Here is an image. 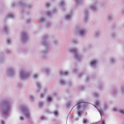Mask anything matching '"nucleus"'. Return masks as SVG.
Instances as JSON below:
<instances>
[{
	"mask_svg": "<svg viewBox=\"0 0 124 124\" xmlns=\"http://www.w3.org/2000/svg\"><path fill=\"white\" fill-rule=\"evenodd\" d=\"M94 96L96 97H98L100 96V94L97 93H94Z\"/></svg>",
	"mask_w": 124,
	"mask_h": 124,
	"instance_id": "35",
	"label": "nucleus"
},
{
	"mask_svg": "<svg viewBox=\"0 0 124 124\" xmlns=\"http://www.w3.org/2000/svg\"><path fill=\"white\" fill-rule=\"evenodd\" d=\"M29 14V12H28V11L26 12L25 13V14L26 15H28V14Z\"/></svg>",
	"mask_w": 124,
	"mask_h": 124,
	"instance_id": "63",
	"label": "nucleus"
},
{
	"mask_svg": "<svg viewBox=\"0 0 124 124\" xmlns=\"http://www.w3.org/2000/svg\"><path fill=\"white\" fill-rule=\"evenodd\" d=\"M40 119L41 120H44L45 119V118L44 117L42 116L40 117Z\"/></svg>",
	"mask_w": 124,
	"mask_h": 124,
	"instance_id": "58",
	"label": "nucleus"
},
{
	"mask_svg": "<svg viewBox=\"0 0 124 124\" xmlns=\"http://www.w3.org/2000/svg\"><path fill=\"white\" fill-rule=\"evenodd\" d=\"M18 5L23 7H26L29 9L31 8L33 6V5L31 3H29L27 4L25 2L21 1L18 3L16 2L13 3L12 4L11 7L13 8L16 7Z\"/></svg>",
	"mask_w": 124,
	"mask_h": 124,
	"instance_id": "4",
	"label": "nucleus"
},
{
	"mask_svg": "<svg viewBox=\"0 0 124 124\" xmlns=\"http://www.w3.org/2000/svg\"><path fill=\"white\" fill-rule=\"evenodd\" d=\"M96 77V75L95 74H94L92 75L91 77V78L92 79H93L95 78Z\"/></svg>",
	"mask_w": 124,
	"mask_h": 124,
	"instance_id": "55",
	"label": "nucleus"
},
{
	"mask_svg": "<svg viewBox=\"0 0 124 124\" xmlns=\"http://www.w3.org/2000/svg\"><path fill=\"white\" fill-rule=\"evenodd\" d=\"M84 22L85 23H87L88 21L89 18V13L88 10L87 9L85 10L84 11Z\"/></svg>",
	"mask_w": 124,
	"mask_h": 124,
	"instance_id": "11",
	"label": "nucleus"
},
{
	"mask_svg": "<svg viewBox=\"0 0 124 124\" xmlns=\"http://www.w3.org/2000/svg\"><path fill=\"white\" fill-rule=\"evenodd\" d=\"M100 101H99L97 100L96 101L95 103L96 105L95 107L97 109L100 113L101 117L104 115V111L101 109H99L98 106H99L100 105Z\"/></svg>",
	"mask_w": 124,
	"mask_h": 124,
	"instance_id": "12",
	"label": "nucleus"
},
{
	"mask_svg": "<svg viewBox=\"0 0 124 124\" xmlns=\"http://www.w3.org/2000/svg\"><path fill=\"white\" fill-rule=\"evenodd\" d=\"M15 17V16L14 14L12 13H8L6 17V18L7 19L9 18H13Z\"/></svg>",
	"mask_w": 124,
	"mask_h": 124,
	"instance_id": "21",
	"label": "nucleus"
},
{
	"mask_svg": "<svg viewBox=\"0 0 124 124\" xmlns=\"http://www.w3.org/2000/svg\"><path fill=\"white\" fill-rule=\"evenodd\" d=\"M12 52L10 50L8 49L6 51V53L8 54H10Z\"/></svg>",
	"mask_w": 124,
	"mask_h": 124,
	"instance_id": "43",
	"label": "nucleus"
},
{
	"mask_svg": "<svg viewBox=\"0 0 124 124\" xmlns=\"http://www.w3.org/2000/svg\"><path fill=\"white\" fill-rule=\"evenodd\" d=\"M31 20L30 19H28L26 21V23H29L31 21Z\"/></svg>",
	"mask_w": 124,
	"mask_h": 124,
	"instance_id": "52",
	"label": "nucleus"
},
{
	"mask_svg": "<svg viewBox=\"0 0 124 124\" xmlns=\"http://www.w3.org/2000/svg\"><path fill=\"white\" fill-rule=\"evenodd\" d=\"M11 107L10 102L7 99L4 100L0 103V108H1V113L4 115H8Z\"/></svg>",
	"mask_w": 124,
	"mask_h": 124,
	"instance_id": "2",
	"label": "nucleus"
},
{
	"mask_svg": "<svg viewBox=\"0 0 124 124\" xmlns=\"http://www.w3.org/2000/svg\"><path fill=\"white\" fill-rule=\"evenodd\" d=\"M51 25L50 23H47L46 24V28H49L51 27Z\"/></svg>",
	"mask_w": 124,
	"mask_h": 124,
	"instance_id": "41",
	"label": "nucleus"
},
{
	"mask_svg": "<svg viewBox=\"0 0 124 124\" xmlns=\"http://www.w3.org/2000/svg\"><path fill=\"white\" fill-rule=\"evenodd\" d=\"M72 72L73 73H75L77 72V70L75 68H74L72 70Z\"/></svg>",
	"mask_w": 124,
	"mask_h": 124,
	"instance_id": "51",
	"label": "nucleus"
},
{
	"mask_svg": "<svg viewBox=\"0 0 124 124\" xmlns=\"http://www.w3.org/2000/svg\"><path fill=\"white\" fill-rule=\"evenodd\" d=\"M113 110L115 112L119 111L121 113L124 114V108L119 110L117 108H113Z\"/></svg>",
	"mask_w": 124,
	"mask_h": 124,
	"instance_id": "19",
	"label": "nucleus"
},
{
	"mask_svg": "<svg viewBox=\"0 0 124 124\" xmlns=\"http://www.w3.org/2000/svg\"><path fill=\"white\" fill-rule=\"evenodd\" d=\"M98 4V2L96 1L90 6V9L92 11L95 12L97 10V6Z\"/></svg>",
	"mask_w": 124,
	"mask_h": 124,
	"instance_id": "14",
	"label": "nucleus"
},
{
	"mask_svg": "<svg viewBox=\"0 0 124 124\" xmlns=\"http://www.w3.org/2000/svg\"><path fill=\"white\" fill-rule=\"evenodd\" d=\"M110 62L112 64L115 63L116 61V58L114 57H111L110 58Z\"/></svg>",
	"mask_w": 124,
	"mask_h": 124,
	"instance_id": "22",
	"label": "nucleus"
},
{
	"mask_svg": "<svg viewBox=\"0 0 124 124\" xmlns=\"http://www.w3.org/2000/svg\"><path fill=\"white\" fill-rule=\"evenodd\" d=\"M60 7L62 8L65 6V3L64 1L63 0H61L60 1Z\"/></svg>",
	"mask_w": 124,
	"mask_h": 124,
	"instance_id": "28",
	"label": "nucleus"
},
{
	"mask_svg": "<svg viewBox=\"0 0 124 124\" xmlns=\"http://www.w3.org/2000/svg\"><path fill=\"white\" fill-rule=\"evenodd\" d=\"M19 109L27 118L29 119L30 118V113L28 111V108L26 106L22 105L20 107Z\"/></svg>",
	"mask_w": 124,
	"mask_h": 124,
	"instance_id": "6",
	"label": "nucleus"
},
{
	"mask_svg": "<svg viewBox=\"0 0 124 124\" xmlns=\"http://www.w3.org/2000/svg\"><path fill=\"white\" fill-rule=\"evenodd\" d=\"M84 74V73L83 72H82L80 73L78 75V77L79 78L81 77Z\"/></svg>",
	"mask_w": 124,
	"mask_h": 124,
	"instance_id": "50",
	"label": "nucleus"
},
{
	"mask_svg": "<svg viewBox=\"0 0 124 124\" xmlns=\"http://www.w3.org/2000/svg\"><path fill=\"white\" fill-rule=\"evenodd\" d=\"M15 68L14 66H10L7 68L6 73L8 76L12 77L15 75Z\"/></svg>",
	"mask_w": 124,
	"mask_h": 124,
	"instance_id": "8",
	"label": "nucleus"
},
{
	"mask_svg": "<svg viewBox=\"0 0 124 124\" xmlns=\"http://www.w3.org/2000/svg\"><path fill=\"white\" fill-rule=\"evenodd\" d=\"M75 3L77 5L81 4L82 0H74Z\"/></svg>",
	"mask_w": 124,
	"mask_h": 124,
	"instance_id": "27",
	"label": "nucleus"
},
{
	"mask_svg": "<svg viewBox=\"0 0 124 124\" xmlns=\"http://www.w3.org/2000/svg\"><path fill=\"white\" fill-rule=\"evenodd\" d=\"M30 98L31 101H33L34 99V97L32 96L31 95L30 96Z\"/></svg>",
	"mask_w": 124,
	"mask_h": 124,
	"instance_id": "49",
	"label": "nucleus"
},
{
	"mask_svg": "<svg viewBox=\"0 0 124 124\" xmlns=\"http://www.w3.org/2000/svg\"><path fill=\"white\" fill-rule=\"evenodd\" d=\"M55 12V9H54V10L53 12H50L49 11H47L46 13V14L48 16H51L52 15L54 14Z\"/></svg>",
	"mask_w": 124,
	"mask_h": 124,
	"instance_id": "24",
	"label": "nucleus"
},
{
	"mask_svg": "<svg viewBox=\"0 0 124 124\" xmlns=\"http://www.w3.org/2000/svg\"><path fill=\"white\" fill-rule=\"evenodd\" d=\"M52 100V99L51 97L50 96H49L47 98V101L48 102H50Z\"/></svg>",
	"mask_w": 124,
	"mask_h": 124,
	"instance_id": "37",
	"label": "nucleus"
},
{
	"mask_svg": "<svg viewBox=\"0 0 124 124\" xmlns=\"http://www.w3.org/2000/svg\"><path fill=\"white\" fill-rule=\"evenodd\" d=\"M54 114L56 116L58 114V112L57 111H55L54 112Z\"/></svg>",
	"mask_w": 124,
	"mask_h": 124,
	"instance_id": "57",
	"label": "nucleus"
},
{
	"mask_svg": "<svg viewBox=\"0 0 124 124\" xmlns=\"http://www.w3.org/2000/svg\"><path fill=\"white\" fill-rule=\"evenodd\" d=\"M110 35L111 37L112 38H114L115 37V34L114 32L111 33Z\"/></svg>",
	"mask_w": 124,
	"mask_h": 124,
	"instance_id": "44",
	"label": "nucleus"
},
{
	"mask_svg": "<svg viewBox=\"0 0 124 124\" xmlns=\"http://www.w3.org/2000/svg\"><path fill=\"white\" fill-rule=\"evenodd\" d=\"M108 104L106 102H104L103 105V109L104 110H106L108 108Z\"/></svg>",
	"mask_w": 124,
	"mask_h": 124,
	"instance_id": "30",
	"label": "nucleus"
},
{
	"mask_svg": "<svg viewBox=\"0 0 124 124\" xmlns=\"http://www.w3.org/2000/svg\"><path fill=\"white\" fill-rule=\"evenodd\" d=\"M36 85L38 88V90L37 91V92L39 93L41 88V84L40 82H37L36 83Z\"/></svg>",
	"mask_w": 124,
	"mask_h": 124,
	"instance_id": "18",
	"label": "nucleus"
},
{
	"mask_svg": "<svg viewBox=\"0 0 124 124\" xmlns=\"http://www.w3.org/2000/svg\"><path fill=\"white\" fill-rule=\"evenodd\" d=\"M39 75L38 74H35L33 75V78L34 79H36L38 78Z\"/></svg>",
	"mask_w": 124,
	"mask_h": 124,
	"instance_id": "33",
	"label": "nucleus"
},
{
	"mask_svg": "<svg viewBox=\"0 0 124 124\" xmlns=\"http://www.w3.org/2000/svg\"><path fill=\"white\" fill-rule=\"evenodd\" d=\"M57 93H54L53 95V96H57Z\"/></svg>",
	"mask_w": 124,
	"mask_h": 124,
	"instance_id": "60",
	"label": "nucleus"
},
{
	"mask_svg": "<svg viewBox=\"0 0 124 124\" xmlns=\"http://www.w3.org/2000/svg\"><path fill=\"white\" fill-rule=\"evenodd\" d=\"M83 123L84 124H86L88 123L87 120L86 119H84L83 121Z\"/></svg>",
	"mask_w": 124,
	"mask_h": 124,
	"instance_id": "36",
	"label": "nucleus"
},
{
	"mask_svg": "<svg viewBox=\"0 0 124 124\" xmlns=\"http://www.w3.org/2000/svg\"><path fill=\"white\" fill-rule=\"evenodd\" d=\"M78 41L74 39L72 40V42L75 44H77Z\"/></svg>",
	"mask_w": 124,
	"mask_h": 124,
	"instance_id": "48",
	"label": "nucleus"
},
{
	"mask_svg": "<svg viewBox=\"0 0 124 124\" xmlns=\"http://www.w3.org/2000/svg\"><path fill=\"white\" fill-rule=\"evenodd\" d=\"M50 37V35L48 34H46L44 35L42 38L41 44L42 45L45 46L46 48H44V49L40 51L39 53L41 58L43 60H46L48 58L47 56L46 55L49 52L48 46L49 44L46 41V40Z\"/></svg>",
	"mask_w": 124,
	"mask_h": 124,
	"instance_id": "1",
	"label": "nucleus"
},
{
	"mask_svg": "<svg viewBox=\"0 0 124 124\" xmlns=\"http://www.w3.org/2000/svg\"><path fill=\"white\" fill-rule=\"evenodd\" d=\"M4 61V59L3 56L0 57V63H1L3 62Z\"/></svg>",
	"mask_w": 124,
	"mask_h": 124,
	"instance_id": "34",
	"label": "nucleus"
},
{
	"mask_svg": "<svg viewBox=\"0 0 124 124\" xmlns=\"http://www.w3.org/2000/svg\"><path fill=\"white\" fill-rule=\"evenodd\" d=\"M45 95V94L42 93L40 95V97L41 98H43Z\"/></svg>",
	"mask_w": 124,
	"mask_h": 124,
	"instance_id": "56",
	"label": "nucleus"
},
{
	"mask_svg": "<svg viewBox=\"0 0 124 124\" xmlns=\"http://www.w3.org/2000/svg\"><path fill=\"white\" fill-rule=\"evenodd\" d=\"M51 6L50 4L48 3H47L45 5L46 8H48L49 7Z\"/></svg>",
	"mask_w": 124,
	"mask_h": 124,
	"instance_id": "40",
	"label": "nucleus"
},
{
	"mask_svg": "<svg viewBox=\"0 0 124 124\" xmlns=\"http://www.w3.org/2000/svg\"><path fill=\"white\" fill-rule=\"evenodd\" d=\"M89 77L88 76H87L86 78V81H87L89 80Z\"/></svg>",
	"mask_w": 124,
	"mask_h": 124,
	"instance_id": "59",
	"label": "nucleus"
},
{
	"mask_svg": "<svg viewBox=\"0 0 124 124\" xmlns=\"http://www.w3.org/2000/svg\"><path fill=\"white\" fill-rule=\"evenodd\" d=\"M84 86H82L81 87V90H84Z\"/></svg>",
	"mask_w": 124,
	"mask_h": 124,
	"instance_id": "62",
	"label": "nucleus"
},
{
	"mask_svg": "<svg viewBox=\"0 0 124 124\" xmlns=\"http://www.w3.org/2000/svg\"><path fill=\"white\" fill-rule=\"evenodd\" d=\"M50 69L48 68L46 69L45 70V71L46 72V73L47 74H48L50 72Z\"/></svg>",
	"mask_w": 124,
	"mask_h": 124,
	"instance_id": "46",
	"label": "nucleus"
},
{
	"mask_svg": "<svg viewBox=\"0 0 124 124\" xmlns=\"http://www.w3.org/2000/svg\"><path fill=\"white\" fill-rule=\"evenodd\" d=\"M45 18L44 16L42 17L39 20L40 23H43L45 20Z\"/></svg>",
	"mask_w": 124,
	"mask_h": 124,
	"instance_id": "29",
	"label": "nucleus"
},
{
	"mask_svg": "<svg viewBox=\"0 0 124 124\" xmlns=\"http://www.w3.org/2000/svg\"><path fill=\"white\" fill-rule=\"evenodd\" d=\"M43 103L42 101H40L39 102V106L40 108H42L43 105Z\"/></svg>",
	"mask_w": 124,
	"mask_h": 124,
	"instance_id": "42",
	"label": "nucleus"
},
{
	"mask_svg": "<svg viewBox=\"0 0 124 124\" xmlns=\"http://www.w3.org/2000/svg\"><path fill=\"white\" fill-rule=\"evenodd\" d=\"M72 104V102H71L70 101H68L66 105V107L68 108L70 106L71 104Z\"/></svg>",
	"mask_w": 124,
	"mask_h": 124,
	"instance_id": "31",
	"label": "nucleus"
},
{
	"mask_svg": "<svg viewBox=\"0 0 124 124\" xmlns=\"http://www.w3.org/2000/svg\"><path fill=\"white\" fill-rule=\"evenodd\" d=\"M121 91L123 93H124V85H122L121 86Z\"/></svg>",
	"mask_w": 124,
	"mask_h": 124,
	"instance_id": "39",
	"label": "nucleus"
},
{
	"mask_svg": "<svg viewBox=\"0 0 124 124\" xmlns=\"http://www.w3.org/2000/svg\"><path fill=\"white\" fill-rule=\"evenodd\" d=\"M78 118H76L74 119V120L76 121H77L78 120Z\"/></svg>",
	"mask_w": 124,
	"mask_h": 124,
	"instance_id": "64",
	"label": "nucleus"
},
{
	"mask_svg": "<svg viewBox=\"0 0 124 124\" xmlns=\"http://www.w3.org/2000/svg\"><path fill=\"white\" fill-rule=\"evenodd\" d=\"M1 124H4V122L3 121L1 120Z\"/></svg>",
	"mask_w": 124,
	"mask_h": 124,
	"instance_id": "61",
	"label": "nucleus"
},
{
	"mask_svg": "<svg viewBox=\"0 0 124 124\" xmlns=\"http://www.w3.org/2000/svg\"><path fill=\"white\" fill-rule=\"evenodd\" d=\"M67 84L66 82L64 79L62 78L59 80V84L61 86H64Z\"/></svg>",
	"mask_w": 124,
	"mask_h": 124,
	"instance_id": "17",
	"label": "nucleus"
},
{
	"mask_svg": "<svg viewBox=\"0 0 124 124\" xmlns=\"http://www.w3.org/2000/svg\"><path fill=\"white\" fill-rule=\"evenodd\" d=\"M76 29L77 31V34L79 36L83 37L85 35L86 29L85 28H80L77 26L76 28Z\"/></svg>",
	"mask_w": 124,
	"mask_h": 124,
	"instance_id": "9",
	"label": "nucleus"
},
{
	"mask_svg": "<svg viewBox=\"0 0 124 124\" xmlns=\"http://www.w3.org/2000/svg\"><path fill=\"white\" fill-rule=\"evenodd\" d=\"M69 51L70 53L73 54L75 59L77 61H80L82 57L81 55L78 53L76 48H70V49Z\"/></svg>",
	"mask_w": 124,
	"mask_h": 124,
	"instance_id": "5",
	"label": "nucleus"
},
{
	"mask_svg": "<svg viewBox=\"0 0 124 124\" xmlns=\"http://www.w3.org/2000/svg\"><path fill=\"white\" fill-rule=\"evenodd\" d=\"M53 44L55 45H56L58 43V41L55 38H54L53 41Z\"/></svg>",
	"mask_w": 124,
	"mask_h": 124,
	"instance_id": "32",
	"label": "nucleus"
},
{
	"mask_svg": "<svg viewBox=\"0 0 124 124\" xmlns=\"http://www.w3.org/2000/svg\"><path fill=\"white\" fill-rule=\"evenodd\" d=\"M72 13L71 11L69 14L66 15L65 16V19L67 21L70 20L72 18Z\"/></svg>",
	"mask_w": 124,
	"mask_h": 124,
	"instance_id": "15",
	"label": "nucleus"
},
{
	"mask_svg": "<svg viewBox=\"0 0 124 124\" xmlns=\"http://www.w3.org/2000/svg\"><path fill=\"white\" fill-rule=\"evenodd\" d=\"M101 124H105V120H101Z\"/></svg>",
	"mask_w": 124,
	"mask_h": 124,
	"instance_id": "54",
	"label": "nucleus"
},
{
	"mask_svg": "<svg viewBox=\"0 0 124 124\" xmlns=\"http://www.w3.org/2000/svg\"><path fill=\"white\" fill-rule=\"evenodd\" d=\"M98 62V61L97 60H93L90 62V65L92 68L95 69L96 67V64Z\"/></svg>",
	"mask_w": 124,
	"mask_h": 124,
	"instance_id": "13",
	"label": "nucleus"
},
{
	"mask_svg": "<svg viewBox=\"0 0 124 124\" xmlns=\"http://www.w3.org/2000/svg\"><path fill=\"white\" fill-rule=\"evenodd\" d=\"M73 84V83L71 81H69L68 83V85L70 86H71Z\"/></svg>",
	"mask_w": 124,
	"mask_h": 124,
	"instance_id": "45",
	"label": "nucleus"
},
{
	"mask_svg": "<svg viewBox=\"0 0 124 124\" xmlns=\"http://www.w3.org/2000/svg\"><path fill=\"white\" fill-rule=\"evenodd\" d=\"M30 76V73L24 70H20L19 72V77L22 80H24L28 78Z\"/></svg>",
	"mask_w": 124,
	"mask_h": 124,
	"instance_id": "7",
	"label": "nucleus"
},
{
	"mask_svg": "<svg viewBox=\"0 0 124 124\" xmlns=\"http://www.w3.org/2000/svg\"><path fill=\"white\" fill-rule=\"evenodd\" d=\"M98 87L101 90H103L104 89V85L101 82L98 84Z\"/></svg>",
	"mask_w": 124,
	"mask_h": 124,
	"instance_id": "25",
	"label": "nucleus"
},
{
	"mask_svg": "<svg viewBox=\"0 0 124 124\" xmlns=\"http://www.w3.org/2000/svg\"><path fill=\"white\" fill-rule=\"evenodd\" d=\"M19 119L21 121H23L24 120V118L23 116H20L19 117Z\"/></svg>",
	"mask_w": 124,
	"mask_h": 124,
	"instance_id": "53",
	"label": "nucleus"
},
{
	"mask_svg": "<svg viewBox=\"0 0 124 124\" xmlns=\"http://www.w3.org/2000/svg\"><path fill=\"white\" fill-rule=\"evenodd\" d=\"M68 72L60 70L59 71V74L60 75H64L67 76L68 74Z\"/></svg>",
	"mask_w": 124,
	"mask_h": 124,
	"instance_id": "23",
	"label": "nucleus"
},
{
	"mask_svg": "<svg viewBox=\"0 0 124 124\" xmlns=\"http://www.w3.org/2000/svg\"><path fill=\"white\" fill-rule=\"evenodd\" d=\"M114 19L113 16L112 15H109L107 17V20L109 22H110L112 20Z\"/></svg>",
	"mask_w": 124,
	"mask_h": 124,
	"instance_id": "26",
	"label": "nucleus"
},
{
	"mask_svg": "<svg viewBox=\"0 0 124 124\" xmlns=\"http://www.w3.org/2000/svg\"><path fill=\"white\" fill-rule=\"evenodd\" d=\"M76 105L78 111L76 114L78 117H80L83 114L82 111L85 110L84 108L87 106V103L84 101L80 100L78 102Z\"/></svg>",
	"mask_w": 124,
	"mask_h": 124,
	"instance_id": "3",
	"label": "nucleus"
},
{
	"mask_svg": "<svg viewBox=\"0 0 124 124\" xmlns=\"http://www.w3.org/2000/svg\"><path fill=\"white\" fill-rule=\"evenodd\" d=\"M21 38L23 42L27 41L28 39V34L27 33L25 32H23L21 35Z\"/></svg>",
	"mask_w": 124,
	"mask_h": 124,
	"instance_id": "10",
	"label": "nucleus"
},
{
	"mask_svg": "<svg viewBox=\"0 0 124 124\" xmlns=\"http://www.w3.org/2000/svg\"><path fill=\"white\" fill-rule=\"evenodd\" d=\"M6 42L8 44H10L11 43V40L9 39H7L6 41Z\"/></svg>",
	"mask_w": 124,
	"mask_h": 124,
	"instance_id": "38",
	"label": "nucleus"
},
{
	"mask_svg": "<svg viewBox=\"0 0 124 124\" xmlns=\"http://www.w3.org/2000/svg\"><path fill=\"white\" fill-rule=\"evenodd\" d=\"M9 30V28L8 26L6 23L4 24L3 27V31L6 33H8Z\"/></svg>",
	"mask_w": 124,
	"mask_h": 124,
	"instance_id": "16",
	"label": "nucleus"
},
{
	"mask_svg": "<svg viewBox=\"0 0 124 124\" xmlns=\"http://www.w3.org/2000/svg\"><path fill=\"white\" fill-rule=\"evenodd\" d=\"M100 35V32L98 31H95L94 32V37L95 38H98Z\"/></svg>",
	"mask_w": 124,
	"mask_h": 124,
	"instance_id": "20",
	"label": "nucleus"
},
{
	"mask_svg": "<svg viewBox=\"0 0 124 124\" xmlns=\"http://www.w3.org/2000/svg\"><path fill=\"white\" fill-rule=\"evenodd\" d=\"M113 93L114 94H116L117 93V90L116 89H114L113 91Z\"/></svg>",
	"mask_w": 124,
	"mask_h": 124,
	"instance_id": "47",
	"label": "nucleus"
}]
</instances>
